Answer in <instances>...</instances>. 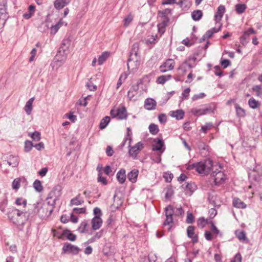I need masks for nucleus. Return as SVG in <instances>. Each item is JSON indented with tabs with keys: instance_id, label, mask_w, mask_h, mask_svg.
<instances>
[{
	"instance_id": "nucleus-17",
	"label": "nucleus",
	"mask_w": 262,
	"mask_h": 262,
	"mask_svg": "<svg viewBox=\"0 0 262 262\" xmlns=\"http://www.w3.org/2000/svg\"><path fill=\"white\" fill-rule=\"evenodd\" d=\"M156 101L152 98H148L145 100L144 107L147 110H153L156 108Z\"/></svg>"
},
{
	"instance_id": "nucleus-21",
	"label": "nucleus",
	"mask_w": 262,
	"mask_h": 262,
	"mask_svg": "<svg viewBox=\"0 0 262 262\" xmlns=\"http://www.w3.org/2000/svg\"><path fill=\"white\" fill-rule=\"evenodd\" d=\"M91 223L93 230H97L101 227L102 220L101 217H93L91 221Z\"/></svg>"
},
{
	"instance_id": "nucleus-12",
	"label": "nucleus",
	"mask_w": 262,
	"mask_h": 262,
	"mask_svg": "<svg viewBox=\"0 0 262 262\" xmlns=\"http://www.w3.org/2000/svg\"><path fill=\"white\" fill-rule=\"evenodd\" d=\"M174 64L175 62L173 59H168L160 67V70L162 73L171 70L174 68Z\"/></svg>"
},
{
	"instance_id": "nucleus-58",
	"label": "nucleus",
	"mask_w": 262,
	"mask_h": 262,
	"mask_svg": "<svg viewBox=\"0 0 262 262\" xmlns=\"http://www.w3.org/2000/svg\"><path fill=\"white\" fill-rule=\"evenodd\" d=\"M93 213L95 215L94 217H101L102 214L101 209L98 207H96L94 209Z\"/></svg>"
},
{
	"instance_id": "nucleus-1",
	"label": "nucleus",
	"mask_w": 262,
	"mask_h": 262,
	"mask_svg": "<svg viewBox=\"0 0 262 262\" xmlns=\"http://www.w3.org/2000/svg\"><path fill=\"white\" fill-rule=\"evenodd\" d=\"M31 208V213H29L30 214V216L34 217L38 215L40 219H47L51 216L55 206L48 201L44 203L37 202L33 204Z\"/></svg>"
},
{
	"instance_id": "nucleus-44",
	"label": "nucleus",
	"mask_w": 262,
	"mask_h": 262,
	"mask_svg": "<svg viewBox=\"0 0 262 262\" xmlns=\"http://www.w3.org/2000/svg\"><path fill=\"white\" fill-rule=\"evenodd\" d=\"M33 187L37 192H41L43 190V187L41 182L38 180H36L33 183Z\"/></svg>"
},
{
	"instance_id": "nucleus-29",
	"label": "nucleus",
	"mask_w": 262,
	"mask_h": 262,
	"mask_svg": "<svg viewBox=\"0 0 262 262\" xmlns=\"http://www.w3.org/2000/svg\"><path fill=\"white\" fill-rule=\"evenodd\" d=\"M84 203L83 199L80 194H78L75 198L71 199L70 205H80Z\"/></svg>"
},
{
	"instance_id": "nucleus-50",
	"label": "nucleus",
	"mask_w": 262,
	"mask_h": 262,
	"mask_svg": "<svg viewBox=\"0 0 262 262\" xmlns=\"http://www.w3.org/2000/svg\"><path fill=\"white\" fill-rule=\"evenodd\" d=\"M252 90L256 93V95L258 97L262 95L261 88L260 85H257L253 86Z\"/></svg>"
},
{
	"instance_id": "nucleus-30",
	"label": "nucleus",
	"mask_w": 262,
	"mask_h": 262,
	"mask_svg": "<svg viewBox=\"0 0 262 262\" xmlns=\"http://www.w3.org/2000/svg\"><path fill=\"white\" fill-rule=\"evenodd\" d=\"M35 10V7L33 5H30L28 11L23 14V17L26 19L30 18L34 14Z\"/></svg>"
},
{
	"instance_id": "nucleus-51",
	"label": "nucleus",
	"mask_w": 262,
	"mask_h": 262,
	"mask_svg": "<svg viewBox=\"0 0 262 262\" xmlns=\"http://www.w3.org/2000/svg\"><path fill=\"white\" fill-rule=\"evenodd\" d=\"M194 221V217L192 213L187 212L186 222L188 224H192Z\"/></svg>"
},
{
	"instance_id": "nucleus-16",
	"label": "nucleus",
	"mask_w": 262,
	"mask_h": 262,
	"mask_svg": "<svg viewBox=\"0 0 262 262\" xmlns=\"http://www.w3.org/2000/svg\"><path fill=\"white\" fill-rule=\"evenodd\" d=\"M139 172V171L137 169L132 170L127 175L128 180L132 183H135L137 181Z\"/></svg>"
},
{
	"instance_id": "nucleus-38",
	"label": "nucleus",
	"mask_w": 262,
	"mask_h": 262,
	"mask_svg": "<svg viewBox=\"0 0 262 262\" xmlns=\"http://www.w3.org/2000/svg\"><path fill=\"white\" fill-rule=\"evenodd\" d=\"M63 235L70 241H75L76 239V235L71 233L69 230H64L63 231Z\"/></svg>"
},
{
	"instance_id": "nucleus-45",
	"label": "nucleus",
	"mask_w": 262,
	"mask_h": 262,
	"mask_svg": "<svg viewBox=\"0 0 262 262\" xmlns=\"http://www.w3.org/2000/svg\"><path fill=\"white\" fill-rule=\"evenodd\" d=\"M97 181L98 182L101 183L103 185H106L108 183L106 178L102 176V173L100 171L98 174Z\"/></svg>"
},
{
	"instance_id": "nucleus-23",
	"label": "nucleus",
	"mask_w": 262,
	"mask_h": 262,
	"mask_svg": "<svg viewBox=\"0 0 262 262\" xmlns=\"http://www.w3.org/2000/svg\"><path fill=\"white\" fill-rule=\"evenodd\" d=\"M116 178L120 184H123L126 180V171L123 168H121L119 171H118L116 174Z\"/></svg>"
},
{
	"instance_id": "nucleus-2",
	"label": "nucleus",
	"mask_w": 262,
	"mask_h": 262,
	"mask_svg": "<svg viewBox=\"0 0 262 262\" xmlns=\"http://www.w3.org/2000/svg\"><path fill=\"white\" fill-rule=\"evenodd\" d=\"M31 208L27 211H23L18 209H13L12 212L8 214V217L13 223L17 225H24L27 221L33 218L30 216L29 213H31Z\"/></svg>"
},
{
	"instance_id": "nucleus-60",
	"label": "nucleus",
	"mask_w": 262,
	"mask_h": 262,
	"mask_svg": "<svg viewBox=\"0 0 262 262\" xmlns=\"http://www.w3.org/2000/svg\"><path fill=\"white\" fill-rule=\"evenodd\" d=\"M163 177L165 178L166 182H170L173 177V176L171 173L166 172L165 173Z\"/></svg>"
},
{
	"instance_id": "nucleus-59",
	"label": "nucleus",
	"mask_w": 262,
	"mask_h": 262,
	"mask_svg": "<svg viewBox=\"0 0 262 262\" xmlns=\"http://www.w3.org/2000/svg\"><path fill=\"white\" fill-rule=\"evenodd\" d=\"M205 218L204 217H200L197 221L198 226L201 228H203L205 226Z\"/></svg>"
},
{
	"instance_id": "nucleus-54",
	"label": "nucleus",
	"mask_w": 262,
	"mask_h": 262,
	"mask_svg": "<svg viewBox=\"0 0 262 262\" xmlns=\"http://www.w3.org/2000/svg\"><path fill=\"white\" fill-rule=\"evenodd\" d=\"M133 19V17L131 14L128 15L124 19V25L125 26H128L130 23L132 21Z\"/></svg>"
},
{
	"instance_id": "nucleus-49",
	"label": "nucleus",
	"mask_w": 262,
	"mask_h": 262,
	"mask_svg": "<svg viewBox=\"0 0 262 262\" xmlns=\"http://www.w3.org/2000/svg\"><path fill=\"white\" fill-rule=\"evenodd\" d=\"M254 173L252 175V179L256 182H259L262 180V173H258L256 171L254 172Z\"/></svg>"
},
{
	"instance_id": "nucleus-33",
	"label": "nucleus",
	"mask_w": 262,
	"mask_h": 262,
	"mask_svg": "<svg viewBox=\"0 0 262 262\" xmlns=\"http://www.w3.org/2000/svg\"><path fill=\"white\" fill-rule=\"evenodd\" d=\"M202 16L203 12L200 10H194L191 13V17L194 21L199 20Z\"/></svg>"
},
{
	"instance_id": "nucleus-20",
	"label": "nucleus",
	"mask_w": 262,
	"mask_h": 262,
	"mask_svg": "<svg viewBox=\"0 0 262 262\" xmlns=\"http://www.w3.org/2000/svg\"><path fill=\"white\" fill-rule=\"evenodd\" d=\"M67 57V53H66V52H60V51L58 50L55 57V61L59 62L61 64H63L66 61Z\"/></svg>"
},
{
	"instance_id": "nucleus-19",
	"label": "nucleus",
	"mask_w": 262,
	"mask_h": 262,
	"mask_svg": "<svg viewBox=\"0 0 262 262\" xmlns=\"http://www.w3.org/2000/svg\"><path fill=\"white\" fill-rule=\"evenodd\" d=\"M225 12V7L223 5H220L217 8V12L214 15V20L216 22L220 21Z\"/></svg>"
},
{
	"instance_id": "nucleus-31",
	"label": "nucleus",
	"mask_w": 262,
	"mask_h": 262,
	"mask_svg": "<svg viewBox=\"0 0 262 262\" xmlns=\"http://www.w3.org/2000/svg\"><path fill=\"white\" fill-rule=\"evenodd\" d=\"M70 44V40L69 38L64 39L58 50L62 52H67Z\"/></svg>"
},
{
	"instance_id": "nucleus-34",
	"label": "nucleus",
	"mask_w": 262,
	"mask_h": 262,
	"mask_svg": "<svg viewBox=\"0 0 262 262\" xmlns=\"http://www.w3.org/2000/svg\"><path fill=\"white\" fill-rule=\"evenodd\" d=\"M248 105L250 107L253 109H256L260 106V103L258 100H256L254 98L252 97L248 101Z\"/></svg>"
},
{
	"instance_id": "nucleus-28",
	"label": "nucleus",
	"mask_w": 262,
	"mask_h": 262,
	"mask_svg": "<svg viewBox=\"0 0 262 262\" xmlns=\"http://www.w3.org/2000/svg\"><path fill=\"white\" fill-rule=\"evenodd\" d=\"M34 100V97L31 98L26 102V105L24 107L25 111L28 115L31 114L32 111V104Z\"/></svg>"
},
{
	"instance_id": "nucleus-40",
	"label": "nucleus",
	"mask_w": 262,
	"mask_h": 262,
	"mask_svg": "<svg viewBox=\"0 0 262 262\" xmlns=\"http://www.w3.org/2000/svg\"><path fill=\"white\" fill-rule=\"evenodd\" d=\"M88 226V221L86 220H84L82 221L79 227L78 228V230L80 233H84L86 232V227Z\"/></svg>"
},
{
	"instance_id": "nucleus-61",
	"label": "nucleus",
	"mask_w": 262,
	"mask_h": 262,
	"mask_svg": "<svg viewBox=\"0 0 262 262\" xmlns=\"http://www.w3.org/2000/svg\"><path fill=\"white\" fill-rule=\"evenodd\" d=\"M73 211H74L77 214H83L85 213L86 212V209L85 207L83 208H74L73 209Z\"/></svg>"
},
{
	"instance_id": "nucleus-3",
	"label": "nucleus",
	"mask_w": 262,
	"mask_h": 262,
	"mask_svg": "<svg viewBox=\"0 0 262 262\" xmlns=\"http://www.w3.org/2000/svg\"><path fill=\"white\" fill-rule=\"evenodd\" d=\"M139 45L138 42L134 43L132 47L129 57L127 60V67L128 70L130 69V64L132 61H133V62L135 65V67L133 69H138L140 65V56L139 55Z\"/></svg>"
},
{
	"instance_id": "nucleus-7",
	"label": "nucleus",
	"mask_w": 262,
	"mask_h": 262,
	"mask_svg": "<svg viewBox=\"0 0 262 262\" xmlns=\"http://www.w3.org/2000/svg\"><path fill=\"white\" fill-rule=\"evenodd\" d=\"M166 219L163 223L164 226L169 225L173 223V215L174 214V208L172 205H168L164 209Z\"/></svg>"
},
{
	"instance_id": "nucleus-43",
	"label": "nucleus",
	"mask_w": 262,
	"mask_h": 262,
	"mask_svg": "<svg viewBox=\"0 0 262 262\" xmlns=\"http://www.w3.org/2000/svg\"><path fill=\"white\" fill-rule=\"evenodd\" d=\"M165 198L166 199H170L173 195L174 191L171 186L168 187L165 189Z\"/></svg>"
},
{
	"instance_id": "nucleus-24",
	"label": "nucleus",
	"mask_w": 262,
	"mask_h": 262,
	"mask_svg": "<svg viewBox=\"0 0 262 262\" xmlns=\"http://www.w3.org/2000/svg\"><path fill=\"white\" fill-rule=\"evenodd\" d=\"M71 0H55L54 3V7L58 10L64 8L68 5Z\"/></svg>"
},
{
	"instance_id": "nucleus-52",
	"label": "nucleus",
	"mask_w": 262,
	"mask_h": 262,
	"mask_svg": "<svg viewBox=\"0 0 262 262\" xmlns=\"http://www.w3.org/2000/svg\"><path fill=\"white\" fill-rule=\"evenodd\" d=\"M210 230L213 234L217 235H219L220 237H222L223 234L220 232V231L217 228L215 225H212V227H210Z\"/></svg>"
},
{
	"instance_id": "nucleus-47",
	"label": "nucleus",
	"mask_w": 262,
	"mask_h": 262,
	"mask_svg": "<svg viewBox=\"0 0 262 262\" xmlns=\"http://www.w3.org/2000/svg\"><path fill=\"white\" fill-rule=\"evenodd\" d=\"M29 135L31 136L32 139L36 141H38L40 140V134L37 131L32 133H29Z\"/></svg>"
},
{
	"instance_id": "nucleus-42",
	"label": "nucleus",
	"mask_w": 262,
	"mask_h": 262,
	"mask_svg": "<svg viewBox=\"0 0 262 262\" xmlns=\"http://www.w3.org/2000/svg\"><path fill=\"white\" fill-rule=\"evenodd\" d=\"M8 164L13 167H16L18 164V158L16 157H12V158H10L7 161Z\"/></svg>"
},
{
	"instance_id": "nucleus-4",
	"label": "nucleus",
	"mask_w": 262,
	"mask_h": 262,
	"mask_svg": "<svg viewBox=\"0 0 262 262\" xmlns=\"http://www.w3.org/2000/svg\"><path fill=\"white\" fill-rule=\"evenodd\" d=\"M214 168L213 161L210 159H206L197 162L196 171L201 174L208 175L211 169H214Z\"/></svg>"
},
{
	"instance_id": "nucleus-48",
	"label": "nucleus",
	"mask_w": 262,
	"mask_h": 262,
	"mask_svg": "<svg viewBox=\"0 0 262 262\" xmlns=\"http://www.w3.org/2000/svg\"><path fill=\"white\" fill-rule=\"evenodd\" d=\"M15 204L17 206L23 205L24 207H26L27 206V200L22 198H18L15 200Z\"/></svg>"
},
{
	"instance_id": "nucleus-14",
	"label": "nucleus",
	"mask_w": 262,
	"mask_h": 262,
	"mask_svg": "<svg viewBox=\"0 0 262 262\" xmlns=\"http://www.w3.org/2000/svg\"><path fill=\"white\" fill-rule=\"evenodd\" d=\"M195 227L193 226H189L187 228V235L188 237L191 239L193 244H196L199 242L198 235L194 233Z\"/></svg>"
},
{
	"instance_id": "nucleus-9",
	"label": "nucleus",
	"mask_w": 262,
	"mask_h": 262,
	"mask_svg": "<svg viewBox=\"0 0 262 262\" xmlns=\"http://www.w3.org/2000/svg\"><path fill=\"white\" fill-rule=\"evenodd\" d=\"M80 249L76 246L72 245L69 243L64 244L62 248V254H72L73 255H77L79 252Z\"/></svg>"
},
{
	"instance_id": "nucleus-37",
	"label": "nucleus",
	"mask_w": 262,
	"mask_h": 262,
	"mask_svg": "<svg viewBox=\"0 0 262 262\" xmlns=\"http://www.w3.org/2000/svg\"><path fill=\"white\" fill-rule=\"evenodd\" d=\"M235 107L237 116L239 117H244L246 115V112L244 108H242L239 104H235Z\"/></svg>"
},
{
	"instance_id": "nucleus-25",
	"label": "nucleus",
	"mask_w": 262,
	"mask_h": 262,
	"mask_svg": "<svg viewBox=\"0 0 262 262\" xmlns=\"http://www.w3.org/2000/svg\"><path fill=\"white\" fill-rule=\"evenodd\" d=\"M169 114L172 117L176 118L177 120H181L184 117V112L182 110H178L175 111H170Z\"/></svg>"
},
{
	"instance_id": "nucleus-63",
	"label": "nucleus",
	"mask_w": 262,
	"mask_h": 262,
	"mask_svg": "<svg viewBox=\"0 0 262 262\" xmlns=\"http://www.w3.org/2000/svg\"><path fill=\"white\" fill-rule=\"evenodd\" d=\"M159 121L161 123H165L167 121V117L164 114H161L158 116Z\"/></svg>"
},
{
	"instance_id": "nucleus-55",
	"label": "nucleus",
	"mask_w": 262,
	"mask_h": 262,
	"mask_svg": "<svg viewBox=\"0 0 262 262\" xmlns=\"http://www.w3.org/2000/svg\"><path fill=\"white\" fill-rule=\"evenodd\" d=\"M8 204V200L5 199L0 202V210L3 212H5L6 208Z\"/></svg>"
},
{
	"instance_id": "nucleus-62",
	"label": "nucleus",
	"mask_w": 262,
	"mask_h": 262,
	"mask_svg": "<svg viewBox=\"0 0 262 262\" xmlns=\"http://www.w3.org/2000/svg\"><path fill=\"white\" fill-rule=\"evenodd\" d=\"M230 64H231V62L228 59H225L222 60L221 61V64L223 67L224 69L226 68Z\"/></svg>"
},
{
	"instance_id": "nucleus-36",
	"label": "nucleus",
	"mask_w": 262,
	"mask_h": 262,
	"mask_svg": "<svg viewBox=\"0 0 262 262\" xmlns=\"http://www.w3.org/2000/svg\"><path fill=\"white\" fill-rule=\"evenodd\" d=\"M111 119L110 117L108 116H105L100 121V124H99V128L101 129H104L108 123L110 122Z\"/></svg>"
},
{
	"instance_id": "nucleus-15",
	"label": "nucleus",
	"mask_w": 262,
	"mask_h": 262,
	"mask_svg": "<svg viewBox=\"0 0 262 262\" xmlns=\"http://www.w3.org/2000/svg\"><path fill=\"white\" fill-rule=\"evenodd\" d=\"M182 187L185 191L189 192L190 195H192L197 189L196 184L191 181L183 184Z\"/></svg>"
},
{
	"instance_id": "nucleus-57",
	"label": "nucleus",
	"mask_w": 262,
	"mask_h": 262,
	"mask_svg": "<svg viewBox=\"0 0 262 262\" xmlns=\"http://www.w3.org/2000/svg\"><path fill=\"white\" fill-rule=\"evenodd\" d=\"M190 92V88H186L184 90L182 94V97L183 99H188L189 98V94Z\"/></svg>"
},
{
	"instance_id": "nucleus-11",
	"label": "nucleus",
	"mask_w": 262,
	"mask_h": 262,
	"mask_svg": "<svg viewBox=\"0 0 262 262\" xmlns=\"http://www.w3.org/2000/svg\"><path fill=\"white\" fill-rule=\"evenodd\" d=\"M213 111L211 107H206L202 108H193L191 110V113L196 116H200L207 114H210Z\"/></svg>"
},
{
	"instance_id": "nucleus-26",
	"label": "nucleus",
	"mask_w": 262,
	"mask_h": 262,
	"mask_svg": "<svg viewBox=\"0 0 262 262\" xmlns=\"http://www.w3.org/2000/svg\"><path fill=\"white\" fill-rule=\"evenodd\" d=\"M235 234L238 239L243 242L248 243V239L246 236L245 231L243 230H237L235 232Z\"/></svg>"
},
{
	"instance_id": "nucleus-56",
	"label": "nucleus",
	"mask_w": 262,
	"mask_h": 262,
	"mask_svg": "<svg viewBox=\"0 0 262 262\" xmlns=\"http://www.w3.org/2000/svg\"><path fill=\"white\" fill-rule=\"evenodd\" d=\"M33 146V144L31 141H26L25 142V150L26 152H29L31 150Z\"/></svg>"
},
{
	"instance_id": "nucleus-13",
	"label": "nucleus",
	"mask_w": 262,
	"mask_h": 262,
	"mask_svg": "<svg viewBox=\"0 0 262 262\" xmlns=\"http://www.w3.org/2000/svg\"><path fill=\"white\" fill-rule=\"evenodd\" d=\"M154 142L155 143L152 145V150L153 151H160L161 152H164L165 150L164 143L162 139L156 138L154 140Z\"/></svg>"
},
{
	"instance_id": "nucleus-27",
	"label": "nucleus",
	"mask_w": 262,
	"mask_h": 262,
	"mask_svg": "<svg viewBox=\"0 0 262 262\" xmlns=\"http://www.w3.org/2000/svg\"><path fill=\"white\" fill-rule=\"evenodd\" d=\"M233 206L235 208L241 209H245L247 207L246 204L238 198H234L233 200Z\"/></svg>"
},
{
	"instance_id": "nucleus-22",
	"label": "nucleus",
	"mask_w": 262,
	"mask_h": 262,
	"mask_svg": "<svg viewBox=\"0 0 262 262\" xmlns=\"http://www.w3.org/2000/svg\"><path fill=\"white\" fill-rule=\"evenodd\" d=\"M139 83H137L135 85H133L127 92V97L129 100L133 98L137 94L139 90Z\"/></svg>"
},
{
	"instance_id": "nucleus-8",
	"label": "nucleus",
	"mask_w": 262,
	"mask_h": 262,
	"mask_svg": "<svg viewBox=\"0 0 262 262\" xmlns=\"http://www.w3.org/2000/svg\"><path fill=\"white\" fill-rule=\"evenodd\" d=\"M256 31L252 28L245 30L243 32V35L239 37L240 43L243 46H246L249 42L250 36L252 34H255Z\"/></svg>"
},
{
	"instance_id": "nucleus-35",
	"label": "nucleus",
	"mask_w": 262,
	"mask_h": 262,
	"mask_svg": "<svg viewBox=\"0 0 262 262\" xmlns=\"http://www.w3.org/2000/svg\"><path fill=\"white\" fill-rule=\"evenodd\" d=\"M110 53L108 52H104L102 54L98 57V62L99 65H102L108 57Z\"/></svg>"
},
{
	"instance_id": "nucleus-46",
	"label": "nucleus",
	"mask_w": 262,
	"mask_h": 262,
	"mask_svg": "<svg viewBox=\"0 0 262 262\" xmlns=\"http://www.w3.org/2000/svg\"><path fill=\"white\" fill-rule=\"evenodd\" d=\"M20 178H16L13 180L12 184L13 189L17 190L20 187Z\"/></svg>"
},
{
	"instance_id": "nucleus-18",
	"label": "nucleus",
	"mask_w": 262,
	"mask_h": 262,
	"mask_svg": "<svg viewBox=\"0 0 262 262\" xmlns=\"http://www.w3.org/2000/svg\"><path fill=\"white\" fill-rule=\"evenodd\" d=\"M116 115L119 120L126 119L127 117V110L124 106L118 108L116 111Z\"/></svg>"
},
{
	"instance_id": "nucleus-41",
	"label": "nucleus",
	"mask_w": 262,
	"mask_h": 262,
	"mask_svg": "<svg viewBox=\"0 0 262 262\" xmlns=\"http://www.w3.org/2000/svg\"><path fill=\"white\" fill-rule=\"evenodd\" d=\"M148 129H149V132L152 135H154L157 134L159 131L158 125L154 123H151L149 125Z\"/></svg>"
},
{
	"instance_id": "nucleus-10",
	"label": "nucleus",
	"mask_w": 262,
	"mask_h": 262,
	"mask_svg": "<svg viewBox=\"0 0 262 262\" xmlns=\"http://www.w3.org/2000/svg\"><path fill=\"white\" fill-rule=\"evenodd\" d=\"M143 148V144L141 142H139L129 149V154L134 159H136L139 151Z\"/></svg>"
},
{
	"instance_id": "nucleus-6",
	"label": "nucleus",
	"mask_w": 262,
	"mask_h": 262,
	"mask_svg": "<svg viewBox=\"0 0 262 262\" xmlns=\"http://www.w3.org/2000/svg\"><path fill=\"white\" fill-rule=\"evenodd\" d=\"M211 176L213 178L214 184L216 186H220L224 183L226 179V176L221 170L217 171V169L212 171Z\"/></svg>"
},
{
	"instance_id": "nucleus-53",
	"label": "nucleus",
	"mask_w": 262,
	"mask_h": 262,
	"mask_svg": "<svg viewBox=\"0 0 262 262\" xmlns=\"http://www.w3.org/2000/svg\"><path fill=\"white\" fill-rule=\"evenodd\" d=\"M212 126L213 124L212 123H206L204 125L202 126L201 130L202 132L206 133L207 131L210 129Z\"/></svg>"
},
{
	"instance_id": "nucleus-39",
	"label": "nucleus",
	"mask_w": 262,
	"mask_h": 262,
	"mask_svg": "<svg viewBox=\"0 0 262 262\" xmlns=\"http://www.w3.org/2000/svg\"><path fill=\"white\" fill-rule=\"evenodd\" d=\"M247 6L244 4H238L235 6V10L238 14H242L244 13L246 9Z\"/></svg>"
},
{
	"instance_id": "nucleus-5",
	"label": "nucleus",
	"mask_w": 262,
	"mask_h": 262,
	"mask_svg": "<svg viewBox=\"0 0 262 262\" xmlns=\"http://www.w3.org/2000/svg\"><path fill=\"white\" fill-rule=\"evenodd\" d=\"M62 187L60 185L55 186L49 193L47 201L55 206L56 202L58 200L61 195Z\"/></svg>"
},
{
	"instance_id": "nucleus-32",
	"label": "nucleus",
	"mask_w": 262,
	"mask_h": 262,
	"mask_svg": "<svg viewBox=\"0 0 262 262\" xmlns=\"http://www.w3.org/2000/svg\"><path fill=\"white\" fill-rule=\"evenodd\" d=\"M172 10L169 8H166L162 11H159L158 13V16L160 17L166 19L169 18L168 15L171 14Z\"/></svg>"
},
{
	"instance_id": "nucleus-64",
	"label": "nucleus",
	"mask_w": 262,
	"mask_h": 262,
	"mask_svg": "<svg viewBox=\"0 0 262 262\" xmlns=\"http://www.w3.org/2000/svg\"><path fill=\"white\" fill-rule=\"evenodd\" d=\"M242 256L240 253H237L231 262H241Z\"/></svg>"
}]
</instances>
